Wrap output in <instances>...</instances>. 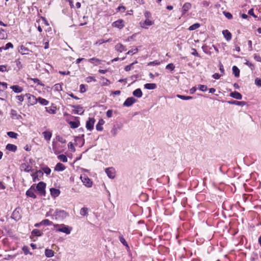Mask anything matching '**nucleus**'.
I'll return each instance as SVG.
<instances>
[{
	"mask_svg": "<svg viewBox=\"0 0 261 261\" xmlns=\"http://www.w3.org/2000/svg\"><path fill=\"white\" fill-rule=\"evenodd\" d=\"M120 129V127H116L114 126L111 130V133L113 137H115L117 134L119 129Z\"/></svg>",
	"mask_w": 261,
	"mask_h": 261,
	"instance_id": "obj_30",
	"label": "nucleus"
},
{
	"mask_svg": "<svg viewBox=\"0 0 261 261\" xmlns=\"http://www.w3.org/2000/svg\"><path fill=\"white\" fill-rule=\"evenodd\" d=\"M221 75L217 73H216L213 75V77L215 79H219Z\"/></svg>",
	"mask_w": 261,
	"mask_h": 261,
	"instance_id": "obj_63",
	"label": "nucleus"
},
{
	"mask_svg": "<svg viewBox=\"0 0 261 261\" xmlns=\"http://www.w3.org/2000/svg\"><path fill=\"white\" fill-rule=\"evenodd\" d=\"M156 87V85L154 83H149L144 85V88L148 90H153Z\"/></svg>",
	"mask_w": 261,
	"mask_h": 261,
	"instance_id": "obj_26",
	"label": "nucleus"
},
{
	"mask_svg": "<svg viewBox=\"0 0 261 261\" xmlns=\"http://www.w3.org/2000/svg\"><path fill=\"white\" fill-rule=\"evenodd\" d=\"M95 122V120L94 118H89L88 120L86 122V128L90 131L92 130L93 129Z\"/></svg>",
	"mask_w": 261,
	"mask_h": 261,
	"instance_id": "obj_10",
	"label": "nucleus"
},
{
	"mask_svg": "<svg viewBox=\"0 0 261 261\" xmlns=\"http://www.w3.org/2000/svg\"><path fill=\"white\" fill-rule=\"evenodd\" d=\"M192 7V5L190 3H186L182 6V14H185L187 11H188Z\"/></svg>",
	"mask_w": 261,
	"mask_h": 261,
	"instance_id": "obj_16",
	"label": "nucleus"
},
{
	"mask_svg": "<svg viewBox=\"0 0 261 261\" xmlns=\"http://www.w3.org/2000/svg\"><path fill=\"white\" fill-rule=\"evenodd\" d=\"M233 73L236 77H239L240 75V70L236 66H233L232 68Z\"/></svg>",
	"mask_w": 261,
	"mask_h": 261,
	"instance_id": "obj_31",
	"label": "nucleus"
},
{
	"mask_svg": "<svg viewBox=\"0 0 261 261\" xmlns=\"http://www.w3.org/2000/svg\"><path fill=\"white\" fill-rule=\"evenodd\" d=\"M248 14L250 15H252L253 17L254 18H256L257 17V16L255 15L253 12V9H251L249 10L248 11Z\"/></svg>",
	"mask_w": 261,
	"mask_h": 261,
	"instance_id": "obj_58",
	"label": "nucleus"
},
{
	"mask_svg": "<svg viewBox=\"0 0 261 261\" xmlns=\"http://www.w3.org/2000/svg\"><path fill=\"white\" fill-rule=\"evenodd\" d=\"M41 223L42 224V225H54V224L53 223V222L51 221H50L48 219L43 220V221H41Z\"/></svg>",
	"mask_w": 261,
	"mask_h": 261,
	"instance_id": "obj_42",
	"label": "nucleus"
},
{
	"mask_svg": "<svg viewBox=\"0 0 261 261\" xmlns=\"http://www.w3.org/2000/svg\"><path fill=\"white\" fill-rule=\"evenodd\" d=\"M136 99L133 97H130L128 98H127L125 101H124L123 105L126 107H130L131 106L133 103L136 102Z\"/></svg>",
	"mask_w": 261,
	"mask_h": 261,
	"instance_id": "obj_15",
	"label": "nucleus"
},
{
	"mask_svg": "<svg viewBox=\"0 0 261 261\" xmlns=\"http://www.w3.org/2000/svg\"><path fill=\"white\" fill-rule=\"evenodd\" d=\"M13 45L11 42H9L7 44H6L5 47L4 48V49H7L9 48H13Z\"/></svg>",
	"mask_w": 261,
	"mask_h": 261,
	"instance_id": "obj_57",
	"label": "nucleus"
},
{
	"mask_svg": "<svg viewBox=\"0 0 261 261\" xmlns=\"http://www.w3.org/2000/svg\"><path fill=\"white\" fill-rule=\"evenodd\" d=\"M207 87L205 85H199V89L200 90H201V91H206L207 90Z\"/></svg>",
	"mask_w": 261,
	"mask_h": 261,
	"instance_id": "obj_53",
	"label": "nucleus"
},
{
	"mask_svg": "<svg viewBox=\"0 0 261 261\" xmlns=\"http://www.w3.org/2000/svg\"><path fill=\"white\" fill-rule=\"evenodd\" d=\"M54 89L57 91H61L62 90V85L60 84H56L54 86Z\"/></svg>",
	"mask_w": 261,
	"mask_h": 261,
	"instance_id": "obj_38",
	"label": "nucleus"
},
{
	"mask_svg": "<svg viewBox=\"0 0 261 261\" xmlns=\"http://www.w3.org/2000/svg\"><path fill=\"white\" fill-rule=\"evenodd\" d=\"M43 172L41 170H38L33 173L32 176L33 177V181L35 182L39 180V178L42 176Z\"/></svg>",
	"mask_w": 261,
	"mask_h": 261,
	"instance_id": "obj_13",
	"label": "nucleus"
},
{
	"mask_svg": "<svg viewBox=\"0 0 261 261\" xmlns=\"http://www.w3.org/2000/svg\"><path fill=\"white\" fill-rule=\"evenodd\" d=\"M246 65H247L251 70H253L255 69V66L252 63H250L248 61H247L245 63Z\"/></svg>",
	"mask_w": 261,
	"mask_h": 261,
	"instance_id": "obj_45",
	"label": "nucleus"
},
{
	"mask_svg": "<svg viewBox=\"0 0 261 261\" xmlns=\"http://www.w3.org/2000/svg\"><path fill=\"white\" fill-rule=\"evenodd\" d=\"M7 135L10 138L16 139V133L14 132H8Z\"/></svg>",
	"mask_w": 261,
	"mask_h": 261,
	"instance_id": "obj_46",
	"label": "nucleus"
},
{
	"mask_svg": "<svg viewBox=\"0 0 261 261\" xmlns=\"http://www.w3.org/2000/svg\"><path fill=\"white\" fill-rule=\"evenodd\" d=\"M42 170L43 172H44L47 175H48L50 173L51 170L48 167H45L42 168Z\"/></svg>",
	"mask_w": 261,
	"mask_h": 261,
	"instance_id": "obj_47",
	"label": "nucleus"
},
{
	"mask_svg": "<svg viewBox=\"0 0 261 261\" xmlns=\"http://www.w3.org/2000/svg\"><path fill=\"white\" fill-rule=\"evenodd\" d=\"M45 110L50 114H55L57 112V107L54 104L52 103L51 106L45 107Z\"/></svg>",
	"mask_w": 261,
	"mask_h": 261,
	"instance_id": "obj_14",
	"label": "nucleus"
},
{
	"mask_svg": "<svg viewBox=\"0 0 261 261\" xmlns=\"http://www.w3.org/2000/svg\"><path fill=\"white\" fill-rule=\"evenodd\" d=\"M134 63H132L129 65H127L125 67V71H128L129 70H130L132 69V66H133V65L134 64Z\"/></svg>",
	"mask_w": 261,
	"mask_h": 261,
	"instance_id": "obj_60",
	"label": "nucleus"
},
{
	"mask_svg": "<svg viewBox=\"0 0 261 261\" xmlns=\"http://www.w3.org/2000/svg\"><path fill=\"white\" fill-rule=\"evenodd\" d=\"M16 151V146L12 144H8L5 149V153L9 155L11 152H15Z\"/></svg>",
	"mask_w": 261,
	"mask_h": 261,
	"instance_id": "obj_6",
	"label": "nucleus"
},
{
	"mask_svg": "<svg viewBox=\"0 0 261 261\" xmlns=\"http://www.w3.org/2000/svg\"><path fill=\"white\" fill-rule=\"evenodd\" d=\"M254 83L257 87H261V79L257 77L254 80Z\"/></svg>",
	"mask_w": 261,
	"mask_h": 261,
	"instance_id": "obj_49",
	"label": "nucleus"
},
{
	"mask_svg": "<svg viewBox=\"0 0 261 261\" xmlns=\"http://www.w3.org/2000/svg\"><path fill=\"white\" fill-rule=\"evenodd\" d=\"M227 102L231 105H234L240 106H244L246 104V102H245L244 101H237V100H231V101H228Z\"/></svg>",
	"mask_w": 261,
	"mask_h": 261,
	"instance_id": "obj_22",
	"label": "nucleus"
},
{
	"mask_svg": "<svg viewBox=\"0 0 261 261\" xmlns=\"http://www.w3.org/2000/svg\"><path fill=\"white\" fill-rule=\"evenodd\" d=\"M33 186H32L31 188L27 191L26 194L29 197L33 198H36V196L34 193V189H33Z\"/></svg>",
	"mask_w": 261,
	"mask_h": 261,
	"instance_id": "obj_20",
	"label": "nucleus"
},
{
	"mask_svg": "<svg viewBox=\"0 0 261 261\" xmlns=\"http://www.w3.org/2000/svg\"><path fill=\"white\" fill-rule=\"evenodd\" d=\"M225 16L228 19H231L232 18V15L228 12H224Z\"/></svg>",
	"mask_w": 261,
	"mask_h": 261,
	"instance_id": "obj_62",
	"label": "nucleus"
},
{
	"mask_svg": "<svg viewBox=\"0 0 261 261\" xmlns=\"http://www.w3.org/2000/svg\"><path fill=\"white\" fill-rule=\"evenodd\" d=\"M119 240H120V242L122 244H123L124 246H126L128 247V245L127 244V242H126L125 240L124 239V238L122 236H120L119 237Z\"/></svg>",
	"mask_w": 261,
	"mask_h": 261,
	"instance_id": "obj_50",
	"label": "nucleus"
},
{
	"mask_svg": "<svg viewBox=\"0 0 261 261\" xmlns=\"http://www.w3.org/2000/svg\"><path fill=\"white\" fill-rule=\"evenodd\" d=\"M50 192L51 196L54 198L58 197L60 193V191L59 189L55 188H51L50 189Z\"/></svg>",
	"mask_w": 261,
	"mask_h": 261,
	"instance_id": "obj_17",
	"label": "nucleus"
},
{
	"mask_svg": "<svg viewBox=\"0 0 261 261\" xmlns=\"http://www.w3.org/2000/svg\"><path fill=\"white\" fill-rule=\"evenodd\" d=\"M53 149L54 151V153L56 154H58L63 151V149L61 148L60 144L58 143L53 142Z\"/></svg>",
	"mask_w": 261,
	"mask_h": 261,
	"instance_id": "obj_12",
	"label": "nucleus"
},
{
	"mask_svg": "<svg viewBox=\"0 0 261 261\" xmlns=\"http://www.w3.org/2000/svg\"><path fill=\"white\" fill-rule=\"evenodd\" d=\"M133 95L135 96H136L137 97H138V98H140V97H142V92L141 90L140 89H139V88L136 89L133 92Z\"/></svg>",
	"mask_w": 261,
	"mask_h": 261,
	"instance_id": "obj_29",
	"label": "nucleus"
},
{
	"mask_svg": "<svg viewBox=\"0 0 261 261\" xmlns=\"http://www.w3.org/2000/svg\"><path fill=\"white\" fill-rule=\"evenodd\" d=\"M56 139L58 141L61 142L62 144H65L66 143L65 139L60 136H57L56 137Z\"/></svg>",
	"mask_w": 261,
	"mask_h": 261,
	"instance_id": "obj_43",
	"label": "nucleus"
},
{
	"mask_svg": "<svg viewBox=\"0 0 261 261\" xmlns=\"http://www.w3.org/2000/svg\"><path fill=\"white\" fill-rule=\"evenodd\" d=\"M154 24L153 21L151 20L150 19H146L144 21L140 22V26L144 29H147L149 27Z\"/></svg>",
	"mask_w": 261,
	"mask_h": 261,
	"instance_id": "obj_4",
	"label": "nucleus"
},
{
	"mask_svg": "<svg viewBox=\"0 0 261 261\" xmlns=\"http://www.w3.org/2000/svg\"><path fill=\"white\" fill-rule=\"evenodd\" d=\"M161 64V62L158 60H155L152 62H150L148 63V66H156L159 65Z\"/></svg>",
	"mask_w": 261,
	"mask_h": 261,
	"instance_id": "obj_40",
	"label": "nucleus"
},
{
	"mask_svg": "<svg viewBox=\"0 0 261 261\" xmlns=\"http://www.w3.org/2000/svg\"><path fill=\"white\" fill-rule=\"evenodd\" d=\"M222 34L227 41H229L231 39V34L227 30L222 31Z\"/></svg>",
	"mask_w": 261,
	"mask_h": 261,
	"instance_id": "obj_19",
	"label": "nucleus"
},
{
	"mask_svg": "<svg viewBox=\"0 0 261 261\" xmlns=\"http://www.w3.org/2000/svg\"><path fill=\"white\" fill-rule=\"evenodd\" d=\"M68 148L70 149L72 151L74 152L75 151V149L72 142H69L68 144Z\"/></svg>",
	"mask_w": 261,
	"mask_h": 261,
	"instance_id": "obj_51",
	"label": "nucleus"
},
{
	"mask_svg": "<svg viewBox=\"0 0 261 261\" xmlns=\"http://www.w3.org/2000/svg\"><path fill=\"white\" fill-rule=\"evenodd\" d=\"M46 184L42 182H39L36 186L37 191L41 194L44 195L45 193Z\"/></svg>",
	"mask_w": 261,
	"mask_h": 261,
	"instance_id": "obj_8",
	"label": "nucleus"
},
{
	"mask_svg": "<svg viewBox=\"0 0 261 261\" xmlns=\"http://www.w3.org/2000/svg\"><path fill=\"white\" fill-rule=\"evenodd\" d=\"M115 49L120 53L126 50L125 46L121 43H118L115 45Z\"/></svg>",
	"mask_w": 261,
	"mask_h": 261,
	"instance_id": "obj_18",
	"label": "nucleus"
},
{
	"mask_svg": "<svg viewBox=\"0 0 261 261\" xmlns=\"http://www.w3.org/2000/svg\"><path fill=\"white\" fill-rule=\"evenodd\" d=\"M210 2L207 1H203L202 2L201 5L203 7H207L210 5Z\"/></svg>",
	"mask_w": 261,
	"mask_h": 261,
	"instance_id": "obj_55",
	"label": "nucleus"
},
{
	"mask_svg": "<svg viewBox=\"0 0 261 261\" xmlns=\"http://www.w3.org/2000/svg\"><path fill=\"white\" fill-rule=\"evenodd\" d=\"M254 59L257 62H261V57L257 54L254 55Z\"/></svg>",
	"mask_w": 261,
	"mask_h": 261,
	"instance_id": "obj_54",
	"label": "nucleus"
},
{
	"mask_svg": "<svg viewBox=\"0 0 261 261\" xmlns=\"http://www.w3.org/2000/svg\"><path fill=\"white\" fill-rule=\"evenodd\" d=\"M138 51V49L137 47L133 48L132 49L129 50L127 53L126 55H133L136 54Z\"/></svg>",
	"mask_w": 261,
	"mask_h": 261,
	"instance_id": "obj_44",
	"label": "nucleus"
},
{
	"mask_svg": "<svg viewBox=\"0 0 261 261\" xmlns=\"http://www.w3.org/2000/svg\"><path fill=\"white\" fill-rule=\"evenodd\" d=\"M81 179L83 184L87 188H90L92 187L93 182L86 175L81 176Z\"/></svg>",
	"mask_w": 261,
	"mask_h": 261,
	"instance_id": "obj_5",
	"label": "nucleus"
},
{
	"mask_svg": "<svg viewBox=\"0 0 261 261\" xmlns=\"http://www.w3.org/2000/svg\"><path fill=\"white\" fill-rule=\"evenodd\" d=\"M7 35L5 33V30L3 29L0 30V39H4L6 38Z\"/></svg>",
	"mask_w": 261,
	"mask_h": 261,
	"instance_id": "obj_41",
	"label": "nucleus"
},
{
	"mask_svg": "<svg viewBox=\"0 0 261 261\" xmlns=\"http://www.w3.org/2000/svg\"><path fill=\"white\" fill-rule=\"evenodd\" d=\"M166 68L167 69L171 70V71L173 70L175 68V66L173 63L168 64L166 66Z\"/></svg>",
	"mask_w": 261,
	"mask_h": 261,
	"instance_id": "obj_48",
	"label": "nucleus"
},
{
	"mask_svg": "<svg viewBox=\"0 0 261 261\" xmlns=\"http://www.w3.org/2000/svg\"><path fill=\"white\" fill-rule=\"evenodd\" d=\"M25 96L28 99V102L31 105H34L38 102V98L30 94H25Z\"/></svg>",
	"mask_w": 261,
	"mask_h": 261,
	"instance_id": "obj_9",
	"label": "nucleus"
},
{
	"mask_svg": "<svg viewBox=\"0 0 261 261\" xmlns=\"http://www.w3.org/2000/svg\"><path fill=\"white\" fill-rule=\"evenodd\" d=\"M199 27H200V24L198 23H194V24L191 25L189 28V30L190 31L195 30L198 29V28H199Z\"/></svg>",
	"mask_w": 261,
	"mask_h": 261,
	"instance_id": "obj_37",
	"label": "nucleus"
},
{
	"mask_svg": "<svg viewBox=\"0 0 261 261\" xmlns=\"http://www.w3.org/2000/svg\"><path fill=\"white\" fill-rule=\"evenodd\" d=\"M58 158L63 162H67V158L66 156L64 154H60L58 155Z\"/></svg>",
	"mask_w": 261,
	"mask_h": 261,
	"instance_id": "obj_39",
	"label": "nucleus"
},
{
	"mask_svg": "<svg viewBox=\"0 0 261 261\" xmlns=\"http://www.w3.org/2000/svg\"><path fill=\"white\" fill-rule=\"evenodd\" d=\"M73 108L72 113L75 114L82 115L85 112L83 107L80 105H73L71 106Z\"/></svg>",
	"mask_w": 261,
	"mask_h": 261,
	"instance_id": "obj_3",
	"label": "nucleus"
},
{
	"mask_svg": "<svg viewBox=\"0 0 261 261\" xmlns=\"http://www.w3.org/2000/svg\"><path fill=\"white\" fill-rule=\"evenodd\" d=\"M66 167L62 163H58L55 167V170L57 171H62L64 170Z\"/></svg>",
	"mask_w": 261,
	"mask_h": 261,
	"instance_id": "obj_21",
	"label": "nucleus"
},
{
	"mask_svg": "<svg viewBox=\"0 0 261 261\" xmlns=\"http://www.w3.org/2000/svg\"><path fill=\"white\" fill-rule=\"evenodd\" d=\"M68 216V214L64 210L57 209L53 216V219L57 220H63Z\"/></svg>",
	"mask_w": 261,
	"mask_h": 261,
	"instance_id": "obj_2",
	"label": "nucleus"
},
{
	"mask_svg": "<svg viewBox=\"0 0 261 261\" xmlns=\"http://www.w3.org/2000/svg\"><path fill=\"white\" fill-rule=\"evenodd\" d=\"M42 234V232L40 230L37 229H35L32 231V235L33 236L39 237L41 236Z\"/></svg>",
	"mask_w": 261,
	"mask_h": 261,
	"instance_id": "obj_34",
	"label": "nucleus"
},
{
	"mask_svg": "<svg viewBox=\"0 0 261 261\" xmlns=\"http://www.w3.org/2000/svg\"><path fill=\"white\" fill-rule=\"evenodd\" d=\"M44 253L47 257H51L54 256V252L51 249H46Z\"/></svg>",
	"mask_w": 261,
	"mask_h": 261,
	"instance_id": "obj_27",
	"label": "nucleus"
},
{
	"mask_svg": "<svg viewBox=\"0 0 261 261\" xmlns=\"http://www.w3.org/2000/svg\"><path fill=\"white\" fill-rule=\"evenodd\" d=\"M38 102L43 106H47L49 103V101L41 97L38 98Z\"/></svg>",
	"mask_w": 261,
	"mask_h": 261,
	"instance_id": "obj_28",
	"label": "nucleus"
},
{
	"mask_svg": "<svg viewBox=\"0 0 261 261\" xmlns=\"http://www.w3.org/2000/svg\"><path fill=\"white\" fill-rule=\"evenodd\" d=\"M106 115L108 118L112 117L113 116V110H109L106 113Z\"/></svg>",
	"mask_w": 261,
	"mask_h": 261,
	"instance_id": "obj_52",
	"label": "nucleus"
},
{
	"mask_svg": "<svg viewBox=\"0 0 261 261\" xmlns=\"http://www.w3.org/2000/svg\"><path fill=\"white\" fill-rule=\"evenodd\" d=\"M151 13L148 11H146L144 13V16L145 17L146 19H149V18L151 17Z\"/></svg>",
	"mask_w": 261,
	"mask_h": 261,
	"instance_id": "obj_59",
	"label": "nucleus"
},
{
	"mask_svg": "<svg viewBox=\"0 0 261 261\" xmlns=\"http://www.w3.org/2000/svg\"><path fill=\"white\" fill-rule=\"evenodd\" d=\"M54 227L57 231L62 232L66 234H70L72 229V227L64 224H54Z\"/></svg>",
	"mask_w": 261,
	"mask_h": 261,
	"instance_id": "obj_1",
	"label": "nucleus"
},
{
	"mask_svg": "<svg viewBox=\"0 0 261 261\" xmlns=\"http://www.w3.org/2000/svg\"><path fill=\"white\" fill-rule=\"evenodd\" d=\"M230 96L237 99H241L242 98V95L240 93L236 91L231 92L230 93Z\"/></svg>",
	"mask_w": 261,
	"mask_h": 261,
	"instance_id": "obj_23",
	"label": "nucleus"
},
{
	"mask_svg": "<svg viewBox=\"0 0 261 261\" xmlns=\"http://www.w3.org/2000/svg\"><path fill=\"white\" fill-rule=\"evenodd\" d=\"M105 172L108 176L111 179H113L115 177L116 171L114 168L109 167L105 169Z\"/></svg>",
	"mask_w": 261,
	"mask_h": 261,
	"instance_id": "obj_7",
	"label": "nucleus"
},
{
	"mask_svg": "<svg viewBox=\"0 0 261 261\" xmlns=\"http://www.w3.org/2000/svg\"><path fill=\"white\" fill-rule=\"evenodd\" d=\"M31 167L29 165H27L25 164H22L20 166L21 170H24L26 172H29L31 170Z\"/></svg>",
	"mask_w": 261,
	"mask_h": 261,
	"instance_id": "obj_33",
	"label": "nucleus"
},
{
	"mask_svg": "<svg viewBox=\"0 0 261 261\" xmlns=\"http://www.w3.org/2000/svg\"><path fill=\"white\" fill-rule=\"evenodd\" d=\"M44 138L46 141H49L51 137L52 134L49 131H45L42 133Z\"/></svg>",
	"mask_w": 261,
	"mask_h": 261,
	"instance_id": "obj_25",
	"label": "nucleus"
},
{
	"mask_svg": "<svg viewBox=\"0 0 261 261\" xmlns=\"http://www.w3.org/2000/svg\"><path fill=\"white\" fill-rule=\"evenodd\" d=\"M69 124L72 128H76L79 126L80 122L79 121H70Z\"/></svg>",
	"mask_w": 261,
	"mask_h": 261,
	"instance_id": "obj_35",
	"label": "nucleus"
},
{
	"mask_svg": "<svg viewBox=\"0 0 261 261\" xmlns=\"http://www.w3.org/2000/svg\"><path fill=\"white\" fill-rule=\"evenodd\" d=\"M88 61L89 62L94 64L95 65L99 64L101 61L99 59L95 58H91Z\"/></svg>",
	"mask_w": 261,
	"mask_h": 261,
	"instance_id": "obj_32",
	"label": "nucleus"
},
{
	"mask_svg": "<svg viewBox=\"0 0 261 261\" xmlns=\"http://www.w3.org/2000/svg\"><path fill=\"white\" fill-rule=\"evenodd\" d=\"M117 10L119 11L124 12L125 8L124 6H120L118 7Z\"/></svg>",
	"mask_w": 261,
	"mask_h": 261,
	"instance_id": "obj_64",
	"label": "nucleus"
},
{
	"mask_svg": "<svg viewBox=\"0 0 261 261\" xmlns=\"http://www.w3.org/2000/svg\"><path fill=\"white\" fill-rule=\"evenodd\" d=\"M112 27L119 29H122L124 27V22L122 19H119L112 23Z\"/></svg>",
	"mask_w": 261,
	"mask_h": 261,
	"instance_id": "obj_11",
	"label": "nucleus"
},
{
	"mask_svg": "<svg viewBox=\"0 0 261 261\" xmlns=\"http://www.w3.org/2000/svg\"><path fill=\"white\" fill-rule=\"evenodd\" d=\"M80 92L82 93H84L86 91V89L85 88V86L83 84H81L80 86Z\"/></svg>",
	"mask_w": 261,
	"mask_h": 261,
	"instance_id": "obj_56",
	"label": "nucleus"
},
{
	"mask_svg": "<svg viewBox=\"0 0 261 261\" xmlns=\"http://www.w3.org/2000/svg\"><path fill=\"white\" fill-rule=\"evenodd\" d=\"M176 97L182 100H187V96L177 94Z\"/></svg>",
	"mask_w": 261,
	"mask_h": 261,
	"instance_id": "obj_61",
	"label": "nucleus"
},
{
	"mask_svg": "<svg viewBox=\"0 0 261 261\" xmlns=\"http://www.w3.org/2000/svg\"><path fill=\"white\" fill-rule=\"evenodd\" d=\"M105 123L103 119H100L96 125V129L98 131H101L103 129L102 125Z\"/></svg>",
	"mask_w": 261,
	"mask_h": 261,
	"instance_id": "obj_24",
	"label": "nucleus"
},
{
	"mask_svg": "<svg viewBox=\"0 0 261 261\" xmlns=\"http://www.w3.org/2000/svg\"><path fill=\"white\" fill-rule=\"evenodd\" d=\"M88 209L87 207H83L80 210V215L83 216L88 215Z\"/></svg>",
	"mask_w": 261,
	"mask_h": 261,
	"instance_id": "obj_36",
	"label": "nucleus"
}]
</instances>
